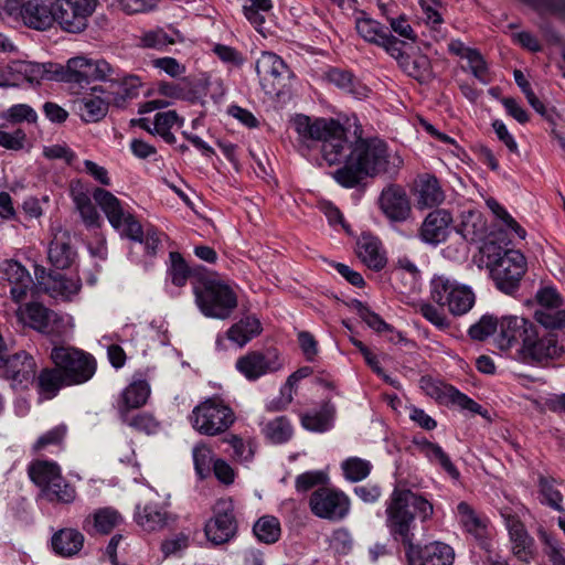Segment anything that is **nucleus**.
I'll use <instances>...</instances> for the list:
<instances>
[{
    "label": "nucleus",
    "instance_id": "obj_1",
    "mask_svg": "<svg viewBox=\"0 0 565 565\" xmlns=\"http://www.w3.org/2000/svg\"><path fill=\"white\" fill-rule=\"evenodd\" d=\"M386 526L395 541L405 546L408 565H452L454 551L444 543L414 544L415 515L426 522L434 514L433 504L408 489H394L386 505Z\"/></svg>",
    "mask_w": 565,
    "mask_h": 565
},
{
    "label": "nucleus",
    "instance_id": "obj_2",
    "mask_svg": "<svg viewBox=\"0 0 565 565\" xmlns=\"http://www.w3.org/2000/svg\"><path fill=\"white\" fill-rule=\"evenodd\" d=\"M403 164L397 153H391L379 138L359 139L350 150L347 163L333 177L345 188L358 185L365 177L395 175Z\"/></svg>",
    "mask_w": 565,
    "mask_h": 565
},
{
    "label": "nucleus",
    "instance_id": "obj_3",
    "mask_svg": "<svg viewBox=\"0 0 565 565\" xmlns=\"http://www.w3.org/2000/svg\"><path fill=\"white\" fill-rule=\"evenodd\" d=\"M195 301L201 312L210 318L227 319L237 307V298L226 284L206 278L194 287Z\"/></svg>",
    "mask_w": 565,
    "mask_h": 565
},
{
    "label": "nucleus",
    "instance_id": "obj_4",
    "mask_svg": "<svg viewBox=\"0 0 565 565\" xmlns=\"http://www.w3.org/2000/svg\"><path fill=\"white\" fill-rule=\"evenodd\" d=\"M430 298L439 307H446L454 316L471 310L476 301L472 289L445 275H435L430 280Z\"/></svg>",
    "mask_w": 565,
    "mask_h": 565
},
{
    "label": "nucleus",
    "instance_id": "obj_5",
    "mask_svg": "<svg viewBox=\"0 0 565 565\" xmlns=\"http://www.w3.org/2000/svg\"><path fill=\"white\" fill-rule=\"evenodd\" d=\"M235 414L220 397L206 398L196 405L191 415L192 427L201 435L217 436L225 433L234 423Z\"/></svg>",
    "mask_w": 565,
    "mask_h": 565
},
{
    "label": "nucleus",
    "instance_id": "obj_6",
    "mask_svg": "<svg viewBox=\"0 0 565 565\" xmlns=\"http://www.w3.org/2000/svg\"><path fill=\"white\" fill-rule=\"evenodd\" d=\"M28 473L49 501L61 503L74 501L76 491L64 480L60 467L55 462L35 460L29 466Z\"/></svg>",
    "mask_w": 565,
    "mask_h": 565
},
{
    "label": "nucleus",
    "instance_id": "obj_7",
    "mask_svg": "<svg viewBox=\"0 0 565 565\" xmlns=\"http://www.w3.org/2000/svg\"><path fill=\"white\" fill-rule=\"evenodd\" d=\"M3 15L24 26L45 31L54 24V2L41 0H4Z\"/></svg>",
    "mask_w": 565,
    "mask_h": 565
},
{
    "label": "nucleus",
    "instance_id": "obj_8",
    "mask_svg": "<svg viewBox=\"0 0 565 565\" xmlns=\"http://www.w3.org/2000/svg\"><path fill=\"white\" fill-rule=\"evenodd\" d=\"M93 199L105 213L110 225L120 231L121 235L141 243L143 241V231L135 216L126 212L121 202L109 191L96 188L93 192Z\"/></svg>",
    "mask_w": 565,
    "mask_h": 565
},
{
    "label": "nucleus",
    "instance_id": "obj_9",
    "mask_svg": "<svg viewBox=\"0 0 565 565\" xmlns=\"http://www.w3.org/2000/svg\"><path fill=\"white\" fill-rule=\"evenodd\" d=\"M51 359L55 366L63 371L67 385L85 383L96 371L94 358L74 348H54Z\"/></svg>",
    "mask_w": 565,
    "mask_h": 565
},
{
    "label": "nucleus",
    "instance_id": "obj_10",
    "mask_svg": "<svg viewBox=\"0 0 565 565\" xmlns=\"http://www.w3.org/2000/svg\"><path fill=\"white\" fill-rule=\"evenodd\" d=\"M97 4L98 0H56L54 22L65 32L81 33L87 28Z\"/></svg>",
    "mask_w": 565,
    "mask_h": 565
},
{
    "label": "nucleus",
    "instance_id": "obj_11",
    "mask_svg": "<svg viewBox=\"0 0 565 565\" xmlns=\"http://www.w3.org/2000/svg\"><path fill=\"white\" fill-rule=\"evenodd\" d=\"M490 273L501 291L512 294L525 273V258L518 250H504L491 265Z\"/></svg>",
    "mask_w": 565,
    "mask_h": 565
},
{
    "label": "nucleus",
    "instance_id": "obj_12",
    "mask_svg": "<svg viewBox=\"0 0 565 565\" xmlns=\"http://www.w3.org/2000/svg\"><path fill=\"white\" fill-rule=\"evenodd\" d=\"M309 505L316 516L330 521H340L350 511L349 498L343 492L330 488H320L312 492Z\"/></svg>",
    "mask_w": 565,
    "mask_h": 565
},
{
    "label": "nucleus",
    "instance_id": "obj_13",
    "mask_svg": "<svg viewBox=\"0 0 565 565\" xmlns=\"http://www.w3.org/2000/svg\"><path fill=\"white\" fill-rule=\"evenodd\" d=\"M205 535L215 545L231 541L237 532V521L234 515L233 502L230 499H221L214 508V516L204 527Z\"/></svg>",
    "mask_w": 565,
    "mask_h": 565
},
{
    "label": "nucleus",
    "instance_id": "obj_14",
    "mask_svg": "<svg viewBox=\"0 0 565 565\" xmlns=\"http://www.w3.org/2000/svg\"><path fill=\"white\" fill-rule=\"evenodd\" d=\"M255 68L266 94H278L290 77L286 63L271 52H263L256 61Z\"/></svg>",
    "mask_w": 565,
    "mask_h": 565
},
{
    "label": "nucleus",
    "instance_id": "obj_15",
    "mask_svg": "<svg viewBox=\"0 0 565 565\" xmlns=\"http://www.w3.org/2000/svg\"><path fill=\"white\" fill-rule=\"evenodd\" d=\"M282 365L279 352L273 348L264 351H250L236 361V369L248 381H256L266 374L275 373Z\"/></svg>",
    "mask_w": 565,
    "mask_h": 565
},
{
    "label": "nucleus",
    "instance_id": "obj_16",
    "mask_svg": "<svg viewBox=\"0 0 565 565\" xmlns=\"http://www.w3.org/2000/svg\"><path fill=\"white\" fill-rule=\"evenodd\" d=\"M7 345L0 348V376L19 384L29 383L35 377L36 364L32 355L21 351L9 355Z\"/></svg>",
    "mask_w": 565,
    "mask_h": 565
},
{
    "label": "nucleus",
    "instance_id": "obj_17",
    "mask_svg": "<svg viewBox=\"0 0 565 565\" xmlns=\"http://www.w3.org/2000/svg\"><path fill=\"white\" fill-rule=\"evenodd\" d=\"M534 324L530 320L519 316H504L499 322V333L497 335V345L502 351H508L512 347L522 343L525 345L530 335L533 334Z\"/></svg>",
    "mask_w": 565,
    "mask_h": 565
},
{
    "label": "nucleus",
    "instance_id": "obj_18",
    "mask_svg": "<svg viewBox=\"0 0 565 565\" xmlns=\"http://www.w3.org/2000/svg\"><path fill=\"white\" fill-rule=\"evenodd\" d=\"M524 347L521 348V353L524 359L533 362L542 363L548 360L558 359L565 352L564 347L558 344L555 334L539 335L536 327H534L533 334L530 335Z\"/></svg>",
    "mask_w": 565,
    "mask_h": 565
},
{
    "label": "nucleus",
    "instance_id": "obj_19",
    "mask_svg": "<svg viewBox=\"0 0 565 565\" xmlns=\"http://www.w3.org/2000/svg\"><path fill=\"white\" fill-rule=\"evenodd\" d=\"M320 141L322 158L329 166L347 163L351 149L347 145L344 128L338 121L331 124L328 135Z\"/></svg>",
    "mask_w": 565,
    "mask_h": 565
},
{
    "label": "nucleus",
    "instance_id": "obj_20",
    "mask_svg": "<svg viewBox=\"0 0 565 565\" xmlns=\"http://www.w3.org/2000/svg\"><path fill=\"white\" fill-rule=\"evenodd\" d=\"M380 206L383 213L394 222H403L411 214V203L406 192L395 184L382 191Z\"/></svg>",
    "mask_w": 565,
    "mask_h": 565
},
{
    "label": "nucleus",
    "instance_id": "obj_21",
    "mask_svg": "<svg viewBox=\"0 0 565 565\" xmlns=\"http://www.w3.org/2000/svg\"><path fill=\"white\" fill-rule=\"evenodd\" d=\"M452 223L451 214L444 209L430 212L424 220L420 227V237L425 243L437 245L444 242Z\"/></svg>",
    "mask_w": 565,
    "mask_h": 565
},
{
    "label": "nucleus",
    "instance_id": "obj_22",
    "mask_svg": "<svg viewBox=\"0 0 565 565\" xmlns=\"http://www.w3.org/2000/svg\"><path fill=\"white\" fill-rule=\"evenodd\" d=\"M76 253L72 246V237L67 231L57 230L49 247V260L56 269L68 268Z\"/></svg>",
    "mask_w": 565,
    "mask_h": 565
},
{
    "label": "nucleus",
    "instance_id": "obj_23",
    "mask_svg": "<svg viewBox=\"0 0 565 565\" xmlns=\"http://www.w3.org/2000/svg\"><path fill=\"white\" fill-rule=\"evenodd\" d=\"M445 200L438 180L434 175H420L415 186V202L419 210L431 209L441 204Z\"/></svg>",
    "mask_w": 565,
    "mask_h": 565
},
{
    "label": "nucleus",
    "instance_id": "obj_24",
    "mask_svg": "<svg viewBox=\"0 0 565 565\" xmlns=\"http://www.w3.org/2000/svg\"><path fill=\"white\" fill-rule=\"evenodd\" d=\"M135 520L143 531L157 532L163 530L172 519L164 507L150 502L137 507Z\"/></svg>",
    "mask_w": 565,
    "mask_h": 565
},
{
    "label": "nucleus",
    "instance_id": "obj_25",
    "mask_svg": "<svg viewBox=\"0 0 565 565\" xmlns=\"http://www.w3.org/2000/svg\"><path fill=\"white\" fill-rule=\"evenodd\" d=\"M18 319L23 324L43 332H52V323L56 321V313L40 303H30L18 311Z\"/></svg>",
    "mask_w": 565,
    "mask_h": 565
},
{
    "label": "nucleus",
    "instance_id": "obj_26",
    "mask_svg": "<svg viewBox=\"0 0 565 565\" xmlns=\"http://www.w3.org/2000/svg\"><path fill=\"white\" fill-rule=\"evenodd\" d=\"M3 275L11 285L10 294L14 301H22L32 284L28 270L18 262L8 260L3 264Z\"/></svg>",
    "mask_w": 565,
    "mask_h": 565
},
{
    "label": "nucleus",
    "instance_id": "obj_27",
    "mask_svg": "<svg viewBox=\"0 0 565 565\" xmlns=\"http://www.w3.org/2000/svg\"><path fill=\"white\" fill-rule=\"evenodd\" d=\"M181 42H184L183 34L172 25L148 30L139 36V45L141 47L159 51Z\"/></svg>",
    "mask_w": 565,
    "mask_h": 565
},
{
    "label": "nucleus",
    "instance_id": "obj_28",
    "mask_svg": "<svg viewBox=\"0 0 565 565\" xmlns=\"http://www.w3.org/2000/svg\"><path fill=\"white\" fill-rule=\"evenodd\" d=\"M356 254L360 260L370 269L380 271L386 265V257L380 241L371 235H362L356 243Z\"/></svg>",
    "mask_w": 565,
    "mask_h": 565
},
{
    "label": "nucleus",
    "instance_id": "obj_29",
    "mask_svg": "<svg viewBox=\"0 0 565 565\" xmlns=\"http://www.w3.org/2000/svg\"><path fill=\"white\" fill-rule=\"evenodd\" d=\"M508 529L513 544V554L522 562H529L533 557V539L529 535L523 523L515 519H508Z\"/></svg>",
    "mask_w": 565,
    "mask_h": 565
},
{
    "label": "nucleus",
    "instance_id": "obj_30",
    "mask_svg": "<svg viewBox=\"0 0 565 565\" xmlns=\"http://www.w3.org/2000/svg\"><path fill=\"white\" fill-rule=\"evenodd\" d=\"M141 86V79L136 75H128L121 79H110L113 104L118 108L125 107L129 100L139 96Z\"/></svg>",
    "mask_w": 565,
    "mask_h": 565
},
{
    "label": "nucleus",
    "instance_id": "obj_31",
    "mask_svg": "<svg viewBox=\"0 0 565 565\" xmlns=\"http://www.w3.org/2000/svg\"><path fill=\"white\" fill-rule=\"evenodd\" d=\"M84 536L76 530L65 529L52 537L53 550L62 556H73L83 547Z\"/></svg>",
    "mask_w": 565,
    "mask_h": 565
},
{
    "label": "nucleus",
    "instance_id": "obj_32",
    "mask_svg": "<svg viewBox=\"0 0 565 565\" xmlns=\"http://www.w3.org/2000/svg\"><path fill=\"white\" fill-rule=\"evenodd\" d=\"M45 290L51 294L52 297H61L63 299H70L76 295L82 285L81 280L75 277H65L62 274H49L47 280L43 282Z\"/></svg>",
    "mask_w": 565,
    "mask_h": 565
},
{
    "label": "nucleus",
    "instance_id": "obj_33",
    "mask_svg": "<svg viewBox=\"0 0 565 565\" xmlns=\"http://www.w3.org/2000/svg\"><path fill=\"white\" fill-rule=\"evenodd\" d=\"M457 232L469 242L482 238L487 233L486 221L482 214L473 210L463 212Z\"/></svg>",
    "mask_w": 565,
    "mask_h": 565
},
{
    "label": "nucleus",
    "instance_id": "obj_34",
    "mask_svg": "<svg viewBox=\"0 0 565 565\" xmlns=\"http://www.w3.org/2000/svg\"><path fill=\"white\" fill-rule=\"evenodd\" d=\"M419 451L433 463H438L452 479H459L460 473L444 449L426 439L417 443Z\"/></svg>",
    "mask_w": 565,
    "mask_h": 565
},
{
    "label": "nucleus",
    "instance_id": "obj_35",
    "mask_svg": "<svg viewBox=\"0 0 565 565\" xmlns=\"http://www.w3.org/2000/svg\"><path fill=\"white\" fill-rule=\"evenodd\" d=\"M88 60L77 56L68 60L66 67L55 71V79L67 83H75L79 86L87 85Z\"/></svg>",
    "mask_w": 565,
    "mask_h": 565
},
{
    "label": "nucleus",
    "instance_id": "obj_36",
    "mask_svg": "<svg viewBox=\"0 0 565 565\" xmlns=\"http://www.w3.org/2000/svg\"><path fill=\"white\" fill-rule=\"evenodd\" d=\"M335 120L332 119H317L311 122L309 117L299 115L295 118L294 125L296 131L302 138L320 140L321 138L326 137V134L328 135V129H330L331 124Z\"/></svg>",
    "mask_w": 565,
    "mask_h": 565
},
{
    "label": "nucleus",
    "instance_id": "obj_37",
    "mask_svg": "<svg viewBox=\"0 0 565 565\" xmlns=\"http://www.w3.org/2000/svg\"><path fill=\"white\" fill-rule=\"evenodd\" d=\"M262 332V324L255 317H246L233 324L227 331V338L239 347L245 345Z\"/></svg>",
    "mask_w": 565,
    "mask_h": 565
},
{
    "label": "nucleus",
    "instance_id": "obj_38",
    "mask_svg": "<svg viewBox=\"0 0 565 565\" xmlns=\"http://www.w3.org/2000/svg\"><path fill=\"white\" fill-rule=\"evenodd\" d=\"M271 0H244L243 12L250 24L262 34H265L266 14L271 10Z\"/></svg>",
    "mask_w": 565,
    "mask_h": 565
},
{
    "label": "nucleus",
    "instance_id": "obj_39",
    "mask_svg": "<svg viewBox=\"0 0 565 565\" xmlns=\"http://www.w3.org/2000/svg\"><path fill=\"white\" fill-rule=\"evenodd\" d=\"M561 481L546 476L539 477V489L540 494L543 497V503L547 504L552 509L562 512L563 508V494L561 493L558 486Z\"/></svg>",
    "mask_w": 565,
    "mask_h": 565
},
{
    "label": "nucleus",
    "instance_id": "obj_40",
    "mask_svg": "<svg viewBox=\"0 0 565 565\" xmlns=\"http://www.w3.org/2000/svg\"><path fill=\"white\" fill-rule=\"evenodd\" d=\"M403 71L420 83L428 82L433 77L429 58L424 54H414L402 62Z\"/></svg>",
    "mask_w": 565,
    "mask_h": 565
},
{
    "label": "nucleus",
    "instance_id": "obj_41",
    "mask_svg": "<svg viewBox=\"0 0 565 565\" xmlns=\"http://www.w3.org/2000/svg\"><path fill=\"white\" fill-rule=\"evenodd\" d=\"M81 118L86 122L102 120L108 111V103L99 97L83 98L76 104Z\"/></svg>",
    "mask_w": 565,
    "mask_h": 565
},
{
    "label": "nucleus",
    "instance_id": "obj_42",
    "mask_svg": "<svg viewBox=\"0 0 565 565\" xmlns=\"http://www.w3.org/2000/svg\"><path fill=\"white\" fill-rule=\"evenodd\" d=\"M150 394V387L146 381L131 383L122 393L124 406L120 412H128L131 408L141 407L146 404Z\"/></svg>",
    "mask_w": 565,
    "mask_h": 565
},
{
    "label": "nucleus",
    "instance_id": "obj_43",
    "mask_svg": "<svg viewBox=\"0 0 565 565\" xmlns=\"http://www.w3.org/2000/svg\"><path fill=\"white\" fill-rule=\"evenodd\" d=\"M457 510L462 526L476 537H482L486 533L487 524L477 515L475 510L463 501L458 504Z\"/></svg>",
    "mask_w": 565,
    "mask_h": 565
},
{
    "label": "nucleus",
    "instance_id": "obj_44",
    "mask_svg": "<svg viewBox=\"0 0 565 565\" xmlns=\"http://www.w3.org/2000/svg\"><path fill=\"white\" fill-rule=\"evenodd\" d=\"M256 537L266 544H273L278 541L280 536L279 521L274 516L260 518L253 527Z\"/></svg>",
    "mask_w": 565,
    "mask_h": 565
},
{
    "label": "nucleus",
    "instance_id": "obj_45",
    "mask_svg": "<svg viewBox=\"0 0 565 565\" xmlns=\"http://www.w3.org/2000/svg\"><path fill=\"white\" fill-rule=\"evenodd\" d=\"M534 319L546 329H564L565 328V307L557 306L555 308H536Z\"/></svg>",
    "mask_w": 565,
    "mask_h": 565
},
{
    "label": "nucleus",
    "instance_id": "obj_46",
    "mask_svg": "<svg viewBox=\"0 0 565 565\" xmlns=\"http://www.w3.org/2000/svg\"><path fill=\"white\" fill-rule=\"evenodd\" d=\"M327 78L330 83L334 84L339 88L361 97L365 95V87L354 82L353 75L343 70L333 68L327 73Z\"/></svg>",
    "mask_w": 565,
    "mask_h": 565
},
{
    "label": "nucleus",
    "instance_id": "obj_47",
    "mask_svg": "<svg viewBox=\"0 0 565 565\" xmlns=\"http://www.w3.org/2000/svg\"><path fill=\"white\" fill-rule=\"evenodd\" d=\"M12 70L22 74L30 83H39L41 79H55V72L52 74L44 64L32 62H15Z\"/></svg>",
    "mask_w": 565,
    "mask_h": 565
},
{
    "label": "nucleus",
    "instance_id": "obj_48",
    "mask_svg": "<svg viewBox=\"0 0 565 565\" xmlns=\"http://www.w3.org/2000/svg\"><path fill=\"white\" fill-rule=\"evenodd\" d=\"M332 416L333 407L326 404L320 412L302 415L301 424L308 430L324 431L329 428Z\"/></svg>",
    "mask_w": 565,
    "mask_h": 565
},
{
    "label": "nucleus",
    "instance_id": "obj_49",
    "mask_svg": "<svg viewBox=\"0 0 565 565\" xmlns=\"http://www.w3.org/2000/svg\"><path fill=\"white\" fill-rule=\"evenodd\" d=\"M358 33L367 42L380 44L388 33L377 21L370 18H361L356 20Z\"/></svg>",
    "mask_w": 565,
    "mask_h": 565
},
{
    "label": "nucleus",
    "instance_id": "obj_50",
    "mask_svg": "<svg viewBox=\"0 0 565 565\" xmlns=\"http://www.w3.org/2000/svg\"><path fill=\"white\" fill-rule=\"evenodd\" d=\"M263 430L265 436L275 444L287 441L292 434L291 425L285 416L267 423Z\"/></svg>",
    "mask_w": 565,
    "mask_h": 565
},
{
    "label": "nucleus",
    "instance_id": "obj_51",
    "mask_svg": "<svg viewBox=\"0 0 565 565\" xmlns=\"http://www.w3.org/2000/svg\"><path fill=\"white\" fill-rule=\"evenodd\" d=\"M121 418L128 426L148 435L156 434L160 427L159 422L152 415L147 413L129 417L128 412L121 411Z\"/></svg>",
    "mask_w": 565,
    "mask_h": 565
},
{
    "label": "nucleus",
    "instance_id": "obj_52",
    "mask_svg": "<svg viewBox=\"0 0 565 565\" xmlns=\"http://www.w3.org/2000/svg\"><path fill=\"white\" fill-rule=\"evenodd\" d=\"M93 521L97 532L108 534L121 522V516L116 510L104 508L93 514Z\"/></svg>",
    "mask_w": 565,
    "mask_h": 565
},
{
    "label": "nucleus",
    "instance_id": "obj_53",
    "mask_svg": "<svg viewBox=\"0 0 565 565\" xmlns=\"http://www.w3.org/2000/svg\"><path fill=\"white\" fill-rule=\"evenodd\" d=\"M74 202L87 226H97L99 224V214L86 193H74Z\"/></svg>",
    "mask_w": 565,
    "mask_h": 565
},
{
    "label": "nucleus",
    "instance_id": "obj_54",
    "mask_svg": "<svg viewBox=\"0 0 565 565\" xmlns=\"http://www.w3.org/2000/svg\"><path fill=\"white\" fill-rule=\"evenodd\" d=\"M342 469L347 479L358 482L370 475L371 463L361 458L353 457L342 463Z\"/></svg>",
    "mask_w": 565,
    "mask_h": 565
},
{
    "label": "nucleus",
    "instance_id": "obj_55",
    "mask_svg": "<svg viewBox=\"0 0 565 565\" xmlns=\"http://www.w3.org/2000/svg\"><path fill=\"white\" fill-rule=\"evenodd\" d=\"M65 383V376L61 369H46L40 373L39 385L45 393L54 395Z\"/></svg>",
    "mask_w": 565,
    "mask_h": 565
},
{
    "label": "nucleus",
    "instance_id": "obj_56",
    "mask_svg": "<svg viewBox=\"0 0 565 565\" xmlns=\"http://www.w3.org/2000/svg\"><path fill=\"white\" fill-rule=\"evenodd\" d=\"M360 318L374 331L383 333L384 330L390 329V324L386 323L377 313L370 310V308L360 300H354L352 303Z\"/></svg>",
    "mask_w": 565,
    "mask_h": 565
},
{
    "label": "nucleus",
    "instance_id": "obj_57",
    "mask_svg": "<svg viewBox=\"0 0 565 565\" xmlns=\"http://www.w3.org/2000/svg\"><path fill=\"white\" fill-rule=\"evenodd\" d=\"M499 322L495 317L484 315L469 328L468 333L471 339L482 341L497 330Z\"/></svg>",
    "mask_w": 565,
    "mask_h": 565
},
{
    "label": "nucleus",
    "instance_id": "obj_58",
    "mask_svg": "<svg viewBox=\"0 0 565 565\" xmlns=\"http://www.w3.org/2000/svg\"><path fill=\"white\" fill-rule=\"evenodd\" d=\"M3 118L12 124H20L23 121L34 124L38 119V115L31 106L26 104H17L6 110Z\"/></svg>",
    "mask_w": 565,
    "mask_h": 565
},
{
    "label": "nucleus",
    "instance_id": "obj_59",
    "mask_svg": "<svg viewBox=\"0 0 565 565\" xmlns=\"http://www.w3.org/2000/svg\"><path fill=\"white\" fill-rule=\"evenodd\" d=\"M170 275L172 282L179 287L184 286L189 276L191 275L189 266L186 265L181 254L178 252L170 253Z\"/></svg>",
    "mask_w": 565,
    "mask_h": 565
},
{
    "label": "nucleus",
    "instance_id": "obj_60",
    "mask_svg": "<svg viewBox=\"0 0 565 565\" xmlns=\"http://www.w3.org/2000/svg\"><path fill=\"white\" fill-rule=\"evenodd\" d=\"M25 142L26 134L23 129L17 128L13 131L0 129V147L11 151H20L24 148Z\"/></svg>",
    "mask_w": 565,
    "mask_h": 565
},
{
    "label": "nucleus",
    "instance_id": "obj_61",
    "mask_svg": "<svg viewBox=\"0 0 565 565\" xmlns=\"http://www.w3.org/2000/svg\"><path fill=\"white\" fill-rule=\"evenodd\" d=\"M418 310L426 320H428L438 329L445 330L450 327V321L444 313L443 309L437 308L429 302H423L419 305Z\"/></svg>",
    "mask_w": 565,
    "mask_h": 565
},
{
    "label": "nucleus",
    "instance_id": "obj_62",
    "mask_svg": "<svg viewBox=\"0 0 565 565\" xmlns=\"http://www.w3.org/2000/svg\"><path fill=\"white\" fill-rule=\"evenodd\" d=\"M212 460V450L207 445L200 443L193 448L194 467L201 477L210 471Z\"/></svg>",
    "mask_w": 565,
    "mask_h": 565
},
{
    "label": "nucleus",
    "instance_id": "obj_63",
    "mask_svg": "<svg viewBox=\"0 0 565 565\" xmlns=\"http://www.w3.org/2000/svg\"><path fill=\"white\" fill-rule=\"evenodd\" d=\"M447 397L448 399L454 403L455 405L459 406L461 409L469 411L473 414H480L482 416H486V414L482 412V406L468 397L466 394H462L455 387H447Z\"/></svg>",
    "mask_w": 565,
    "mask_h": 565
},
{
    "label": "nucleus",
    "instance_id": "obj_64",
    "mask_svg": "<svg viewBox=\"0 0 565 565\" xmlns=\"http://www.w3.org/2000/svg\"><path fill=\"white\" fill-rule=\"evenodd\" d=\"M189 543L190 535L184 532H180L162 541L161 552L163 553L164 557H169L188 548Z\"/></svg>",
    "mask_w": 565,
    "mask_h": 565
}]
</instances>
